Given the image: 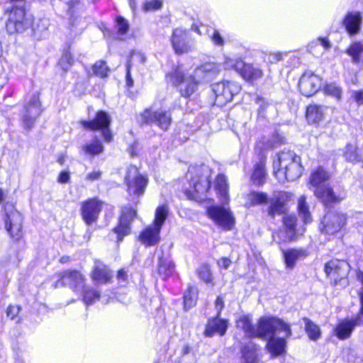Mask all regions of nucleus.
I'll list each match as a JSON object with an SVG mask.
<instances>
[{
  "label": "nucleus",
  "mask_w": 363,
  "mask_h": 363,
  "mask_svg": "<svg viewBox=\"0 0 363 363\" xmlns=\"http://www.w3.org/2000/svg\"><path fill=\"white\" fill-rule=\"evenodd\" d=\"M344 157L347 161L352 163H357L362 160V156L358 150L357 147L352 144L346 145Z\"/></svg>",
  "instance_id": "ea45409f"
},
{
  "label": "nucleus",
  "mask_w": 363,
  "mask_h": 363,
  "mask_svg": "<svg viewBox=\"0 0 363 363\" xmlns=\"http://www.w3.org/2000/svg\"><path fill=\"white\" fill-rule=\"evenodd\" d=\"M238 73L246 81L251 82L260 79L263 75L262 69L250 64H245L244 62L243 67L240 69Z\"/></svg>",
  "instance_id": "c85d7f7f"
},
{
  "label": "nucleus",
  "mask_w": 363,
  "mask_h": 363,
  "mask_svg": "<svg viewBox=\"0 0 363 363\" xmlns=\"http://www.w3.org/2000/svg\"><path fill=\"white\" fill-rule=\"evenodd\" d=\"M81 291L83 292V301L86 305L92 304L100 298L99 292L91 289L84 286V289Z\"/></svg>",
  "instance_id": "49530a36"
},
{
  "label": "nucleus",
  "mask_w": 363,
  "mask_h": 363,
  "mask_svg": "<svg viewBox=\"0 0 363 363\" xmlns=\"http://www.w3.org/2000/svg\"><path fill=\"white\" fill-rule=\"evenodd\" d=\"M318 47H321L323 50H326L330 48V43L327 39L318 38L316 41L309 44L308 49L311 52H313V49Z\"/></svg>",
  "instance_id": "4d7b16f0"
},
{
  "label": "nucleus",
  "mask_w": 363,
  "mask_h": 363,
  "mask_svg": "<svg viewBox=\"0 0 363 363\" xmlns=\"http://www.w3.org/2000/svg\"><path fill=\"white\" fill-rule=\"evenodd\" d=\"M32 19L23 6H14L9 13L6 28L10 34L22 33L31 25Z\"/></svg>",
  "instance_id": "423d86ee"
},
{
  "label": "nucleus",
  "mask_w": 363,
  "mask_h": 363,
  "mask_svg": "<svg viewBox=\"0 0 363 363\" xmlns=\"http://www.w3.org/2000/svg\"><path fill=\"white\" fill-rule=\"evenodd\" d=\"M136 216V210L131 206L122 208L119 224L114 228V232L118 235V241H121L125 235L130 233V223Z\"/></svg>",
  "instance_id": "2eb2a0df"
},
{
  "label": "nucleus",
  "mask_w": 363,
  "mask_h": 363,
  "mask_svg": "<svg viewBox=\"0 0 363 363\" xmlns=\"http://www.w3.org/2000/svg\"><path fill=\"white\" fill-rule=\"evenodd\" d=\"M74 60L71 53L68 51L64 52L59 60V65L67 72L73 65Z\"/></svg>",
  "instance_id": "3c124183"
},
{
  "label": "nucleus",
  "mask_w": 363,
  "mask_h": 363,
  "mask_svg": "<svg viewBox=\"0 0 363 363\" xmlns=\"http://www.w3.org/2000/svg\"><path fill=\"white\" fill-rule=\"evenodd\" d=\"M215 188L220 196V201L223 203H228V185L227 184L226 177L223 174L217 176L215 181Z\"/></svg>",
  "instance_id": "2f4dec72"
},
{
  "label": "nucleus",
  "mask_w": 363,
  "mask_h": 363,
  "mask_svg": "<svg viewBox=\"0 0 363 363\" xmlns=\"http://www.w3.org/2000/svg\"><path fill=\"white\" fill-rule=\"evenodd\" d=\"M284 256L286 267L291 269L297 260L307 256V252L303 249H290L284 252Z\"/></svg>",
  "instance_id": "c756f323"
},
{
  "label": "nucleus",
  "mask_w": 363,
  "mask_h": 363,
  "mask_svg": "<svg viewBox=\"0 0 363 363\" xmlns=\"http://www.w3.org/2000/svg\"><path fill=\"white\" fill-rule=\"evenodd\" d=\"M101 177V172L99 170H94L91 173H89L86 176V179L87 181L94 182L98 180Z\"/></svg>",
  "instance_id": "0e129e2a"
},
{
  "label": "nucleus",
  "mask_w": 363,
  "mask_h": 363,
  "mask_svg": "<svg viewBox=\"0 0 363 363\" xmlns=\"http://www.w3.org/2000/svg\"><path fill=\"white\" fill-rule=\"evenodd\" d=\"M252 99L259 105V112L260 113L261 111H263L267 105L264 99L257 94H255L253 95Z\"/></svg>",
  "instance_id": "680f3d73"
},
{
  "label": "nucleus",
  "mask_w": 363,
  "mask_h": 363,
  "mask_svg": "<svg viewBox=\"0 0 363 363\" xmlns=\"http://www.w3.org/2000/svg\"><path fill=\"white\" fill-rule=\"evenodd\" d=\"M282 60V54L281 52L270 53L267 57V61L270 63H276Z\"/></svg>",
  "instance_id": "e2e57ef3"
},
{
  "label": "nucleus",
  "mask_w": 363,
  "mask_h": 363,
  "mask_svg": "<svg viewBox=\"0 0 363 363\" xmlns=\"http://www.w3.org/2000/svg\"><path fill=\"white\" fill-rule=\"evenodd\" d=\"M146 61V57L140 52H132L130 59L126 65L125 82L128 87H132L134 84L133 79L130 74L131 67L137 64L143 65Z\"/></svg>",
  "instance_id": "a878e982"
},
{
  "label": "nucleus",
  "mask_w": 363,
  "mask_h": 363,
  "mask_svg": "<svg viewBox=\"0 0 363 363\" xmlns=\"http://www.w3.org/2000/svg\"><path fill=\"white\" fill-rule=\"evenodd\" d=\"M228 328V321L225 319L219 318L216 315V318L209 319L204 330V335L211 337L216 334L223 336Z\"/></svg>",
  "instance_id": "aec40b11"
},
{
  "label": "nucleus",
  "mask_w": 363,
  "mask_h": 363,
  "mask_svg": "<svg viewBox=\"0 0 363 363\" xmlns=\"http://www.w3.org/2000/svg\"><path fill=\"white\" fill-rule=\"evenodd\" d=\"M330 177V174L322 167H319L311 173L309 184L316 189L318 186H324L323 184L327 182Z\"/></svg>",
  "instance_id": "7c9ffc66"
},
{
  "label": "nucleus",
  "mask_w": 363,
  "mask_h": 363,
  "mask_svg": "<svg viewBox=\"0 0 363 363\" xmlns=\"http://www.w3.org/2000/svg\"><path fill=\"white\" fill-rule=\"evenodd\" d=\"M209 38L213 44L217 47L222 48L225 44L224 37L221 35L220 31L217 29H213L211 33L208 34Z\"/></svg>",
  "instance_id": "603ef678"
},
{
  "label": "nucleus",
  "mask_w": 363,
  "mask_h": 363,
  "mask_svg": "<svg viewBox=\"0 0 363 363\" xmlns=\"http://www.w3.org/2000/svg\"><path fill=\"white\" fill-rule=\"evenodd\" d=\"M198 298V290L194 286H189L184 294V306L186 310H189L196 305Z\"/></svg>",
  "instance_id": "58836bf2"
},
{
  "label": "nucleus",
  "mask_w": 363,
  "mask_h": 363,
  "mask_svg": "<svg viewBox=\"0 0 363 363\" xmlns=\"http://www.w3.org/2000/svg\"><path fill=\"white\" fill-rule=\"evenodd\" d=\"M282 332L286 337H289L292 334L291 325L279 318L263 316L259 319L256 325L255 337L268 339L274 336L277 333Z\"/></svg>",
  "instance_id": "7ed1b4c3"
},
{
  "label": "nucleus",
  "mask_w": 363,
  "mask_h": 363,
  "mask_svg": "<svg viewBox=\"0 0 363 363\" xmlns=\"http://www.w3.org/2000/svg\"><path fill=\"white\" fill-rule=\"evenodd\" d=\"M324 92L326 94L330 95L337 99H340L341 98L342 90L335 84L330 83L326 84L324 86Z\"/></svg>",
  "instance_id": "5fc2aeb1"
},
{
  "label": "nucleus",
  "mask_w": 363,
  "mask_h": 363,
  "mask_svg": "<svg viewBox=\"0 0 363 363\" xmlns=\"http://www.w3.org/2000/svg\"><path fill=\"white\" fill-rule=\"evenodd\" d=\"M209 173L208 167L203 164L189 168L186 178L189 181V188L184 191L189 199L201 202L206 199V193L210 189Z\"/></svg>",
  "instance_id": "f257e3e1"
},
{
  "label": "nucleus",
  "mask_w": 363,
  "mask_h": 363,
  "mask_svg": "<svg viewBox=\"0 0 363 363\" xmlns=\"http://www.w3.org/2000/svg\"><path fill=\"white\" fill-rule=\"evenodd\" d=\"M4 226L9 236L18 241L23 237V217L12 203H6L4 206Z\"/></svg>",
  "instance_id": "39448f33"
},
{
  "label": "nucleus",
  "mask_w": 363,
  "mask_h": 363,
  "mask_svg": "<svg viewBox=\"0 0 363 363\" xmlns=\"http://www.w3.org/2000/svg\"><path fill=\"white\" fill-rule=\"evenodd\" d=\"M219 72L218 66L213 62L206 63L199 67L196 68L194 71L195 77L198 79L208 80Z\"/></svg>",
  "instance_id": "bb28decb"
},
{
  "label": "nucleus",
  "mask_w": 363,
  "mask_h": 363,
  "mask_svg": "<svg viewBox=\"0 0 363 363\" xmlns=\"http://www.w3.org/2000/svg\"><path fill=\"white\" fill-rule=\"evenodd\" d=\"M212 89L216 96V104L222 106L231 101L241 88L236 82L224 81L213 84Z\"/></svg>",
  "instance_id": "1a4fd4ad"
},
{
  "label": "nucleus",
  "mask_w": 363,
  "mask_h": 363,
  "mask_svg": "<svg viewBox=\"0 0 363 363\" xmlns=\"http://www.w3.org/2000/svg\"><path fill=\"white\" fill-rule=\"evenodd\" d=\"M140 116L144 123L155 124L163 130H167L172 121L171 113L163 108L146 109Z\"/></svg>",
  "instance_id": "9d476101"
},
{
  "label": "nucleus",
  "mask_w": 363,
  "mask_h": 363,
  "mask_svg": "<svg viewBox=\"0 0 363 363\" xmlns=\"http://www.w3.org/2000/svg\"><path fill=\"white\" fill-rule=\"evenodd\" d=\"M162 0H149L144 4L143 9L146 12L153 11L160 9L162 7Z\"/></svg>",
  "instance_id": "6e6d98bb"
},
{
  "label": "nucleus",
  "mask_w": 363,
  "mask_h": 363,
  "mask_svg": "<svg viewBox=\"0 0 363 363\" xmlns=\"http://www.w3.org/2000/svg\"><path fill=\"white\" fill-rule=\"evenodd\" d=\"M171 43L175 53L182 55L193 50V45L186 30L175 28L171 37Z\"/></svg>",
  "instance_id": "4468645a"
},
{
  "label": "nucleus",
  "mask_w": 363,
  "mask_h": 363,
  "mask_svg": "<svg viewBox=\"0 0 363 363\" xmlns=\"http://www.w3.org/2000/svg\"><path fill=\"white\" fill-rule=\"evenodd\" d=\"M284 337L272 336L268 338L267 349L272 357H277L286 353V340Z\"/></svg>",
  "instance_id": "b1692460"
},
{
  "label": "nucleus",
  "mask_w": 363,
  "mask_h": 363,
  "mask_svg": "<svg viewBox=\"0 0 363 363\" xmlns=\"http://www.w3.org/2000/svg\"><path fill=\"white\" fill-rule=\"evenodd\" d=\"M247 201L250 206H256L267 203L269 199L267 194L264 192L252 191L247 194Z\"/></svg>",
  "instance_id": "c03bdc74"
},
{
  "label": "nucleus",
  "mask_w": 363,
  "mask_h": 363,
  "mask_svg": "<svg viewBox=\"0 0 363 363\" xmlns=\"http://www.w3.org/2000/svg\"><path fill=\"white\" fill-rule=\"evenodd\" d=\"M160 230L153 225H149L140 234L139 240L146 246L155 245L160 240Z\"/></svg>",
  "instance_id": "393cba45"
},
{
  "label": "nucleus",
  "mask_w": 363,
  "mask_h": 363,
  "mask_svg": "<svg viewBox=\"0 0 363 363\" xmlns=\"http://www.w3.org/2000/svg\"><path fill=\"white\" fill-rule=\"evenodd\" d=\"M230 264H231V260L227 257H223L218 261V264L220 267L225 269L229 267Z\"/></svg>",
  "instance_id": "338daca9"
},
{
  "label": "nucleus",
  "mask_w": 363,
  "mask_h": 363,
  "mask_svg": "<svg viewBox=\"0 0 363 363\" xmlns=\"http://www.w3.org/2000/svg\"><path fill=\"white\" fill-rule=\"evenodd\" d=\"M305 330L310 340L315 341L321 337L320 327L308 318H303Z\"/></svg>",
  "instance_id": "e433bc0d"
},
{
  "label": "nucleus",
  "mask_w": 363,
  "mask_h": 363,
  "mask_svg": "<svg viewBox=\"0 0 363 363\" xmlns=\"http://www.w3.org/2000/svg\"><path fill=\"white\" fill-rule=\"evenodd\" d=\"M355 101L359 104H363V91H358L353 93Z\"/></svg>",
  "instance_id": "774afa93"
},
{
  "label": "nucleus",
  "mask_w": 363,
  "mask_h": 363,
  "mask_svg": "<svg viewBox=\"0 0 363 363\" xmlns=\"http://www.w3.org/2000/svg\"><path fill=\"white\" fill-rule=\"evenodd\" d=\"M321 84L322 80L318 75L306 72L301 76L298 87L303 95L310 97L320 89Z\"/></svg>",
  "instance_id": "f3484780"
},
{
  "label": "nucleus",
  "mask_w": 363,
  "mask_h": 363,
  "mask_svg": "<svg viewBox=\"0 0 363 363\" xmlns=\"http://www.w3.org/2000/svg\"><path fill=\"white\" fill-rule=\"evenodd\" d=\"M273 167L274 174L280 182L294 181L301 177L303 172L301 157L290 150L281 152L277 160L274 161Z\"/></svg>",
  "instance_id": "f03ea898"
},
{
  "label": "nucleus",
  "mask_w": 363,
  "mask_h": 363,
  "mask_svg": "<svg viewBox=\"0 0 363 363\" xmlns=\"http://www.w3.org/2000/svg\"><path fill=\"white\" fill-rule=\"evenodd\" d=\"M346 52L352 57L354 63L359 62L363 55V43L360 41L354 42L348 47Z\"/></svg>",
  "instance_id": "4c0bfd02"
},
{
  "label": "nucleus",
  "mask_w": 363,
  "mask_h": 363,
  "mask_svg": "<svg viewBox=\"0 0 363 363\" xmlns=\"http://www.w3.org/2000/svg\"><path fill=\"white\" fill-rule=\"evenodd\" d=\"M257 346L253 342H248L241 348L242 363H257L258 361Z\"/></svg>",
  "instance_id": "473e14b6"
},
{
  "label": "nucleus",
  "mask_w": 363,
  "mask_h": 363,
  "mask_svg": "<svg viewBox=\"0 0 363 363\" xmlns=\"http://www.w3.org/2000/svg\"><path fill=\"white\" fill-rule=\"evenodd\" d=\"M224 308V301L221 296H218L216 300V308L217 310V315L220 316V313Z\"/></svg>",
  "instance_id": "69168bd1"
},
{
  "label": "nucleus",
  "mask_w": 363,
  "mask_h": 363,
  "mask_svg": "<svg viewBox=\"0 0 363 363\" xmlns=\"http://www.w3.org/2000/svg\"><path fill=\"white\" fill-rule=\"evenodd\" d=\"M199 277L206 283H211L213 281V276L208 264H204L201 265L196 270Z\"/></svg>",
  "instance_id": "09e8293b"
},
{
  "label": "nucleus",
  "mask_w": 363,
  "mask_h": 363,
  "mask_svg": "<svg viewBox=\"0 0 363 363\" xmlns=\"http://www.w3.org/2000/svg\"><path fill=\"white\" fill-rule=\"evenodd\" d=\"M125 183L128 194L140 197L145 191L148 179L145 176L140 174L136 167L130 166L127 170Z\"/></svg>",
  "instance_id": "0eeeda50"
},
{
  "label": "nucleus",
  "mask_w": 363,
  "mask_h": 363,
  "mask_svg": "<svg viewBox=\"0 0 363 363\" xmlns=\"http://www.w3.org/2000/svg\"><path fill=\"white\" fill-rule=\"evenodd\" d=\"M266 158L262 155L259 161L255 165V169L252 174V181L255 185H262L266 180L267 172L265 170Z\"/></svg>",
  "instance_id": "cd10ccee"
},
{
  "label": "nucleus",
  "mask_w": 363,
  "mask_h": 363,
  "mask_svg": "<svg viewBox=\"0 0 363 363\" xmlns=\"http://www.w3.org/2000/svg\"><path fill=\"white\" fill-rule=\"evenodd\" d=\"M362 23V17L359 11L348 12L345 16L342 24L350 35L359 33Z\"/></svg>",
  "instance_id": "4be33fe9"
},
{
  "label": "nucleus",
  "mask_w": 363,
  "mask_h": 363,
  "mask_svg": "<svg viewBox=\"0 0 363 363\" xmlns=\"http://www.w3.org/2000/svg\"><path fill=\"white\" fill-rule=\"evenodd\" d=\"M93 73L101 78L106 77L109 69L106 65L105 62L98 61L92 67Z\"/></svg>",
  "instance_id": "8fccbe9b"
},
{
  "label": "nucleus",
  "mask_w": 363,
  "mask_h": 363,
  "mask_svg": "<svg viewBox=\"0 0 363 363\" xmlns=\"http://www.w3.org/2000/svg\"><path fill=\"white\" fill-rule=\"evenodd\" d=\"M349 271V265L347 262L340 260H332L325 266V272L328 276H333L336 279L347 276Z\"/></svg>",
  "instance_id": "5701e85b"
},
{
  "label": "nucleus",
  "mask_w": 363,
  "mask_h": 363,
  "mask_svg": "<svg viewBox=\"0 0 363 363\" xmlns=\"http://www.w3.org/2000/svg\"><path fill=\"white\" fill-rule=\"evenodd\" d=\"M324 107L318 105H310L307 108L306 118L311 123H318L323 118Z\"/></svg>",
  "instance_id": "c9c22d12"
},
{
  "label": "nucleus",
  "mask_w": 363,
  "mask_h": 363,
  "mask_svg": "<svg viewBox=\"0 0 363 363\" xmlns=\"http://www.w3.org/2000/svg\"><path fill=\"white\" fill-rule=\"evenodd\" d=\"M236 326L242 329L247 336L255 337L256 326H253L250 316L240 315L236 320Z\"/></svg>",
  "instance_id": "72a5a7b5"
},
{
  "label": "nucleus",
  "mask_w": 363,
  "mask_h": 363,
  "mask_svg": "<svg viewBox=\"0 0 363 363\" xmlns=\"http://www.w3.org/2000/svg\"><path fill=\"white\" fill-rule=\"evenodd\" d=\"M83 150L88 155H96L103 152L104 147L101 142L96 139L93 143L84 145Z\"/></svg>",
  "instance_id": "a18cd8bd"
},
{
  "label": "nucleus",
  "mask_w": 363,
  "mask_h": 363,
  "mask_svg": "<svg viewBox=\"0 0 363 363\" xmlns=\"http://www.w3.org/2000/svg\"><path fill=\"white\" fill-rule=\"evenodd\" d=\"M168 214L169 208L167 206L162 205L158 206L155 211V220L152 225L161 230Z\"/></svg>",
  "instance_id": "79ce46f5"
},
{
  "label": "nucleus",
  "mask_w": 363,
  "mask_h": 363,
  "mask_svg": "<svg viewBox=\"0 0 363 363\" xmlns=\"http://www.w3.org/2000/svg\"><path fill=\"white\" fill-rule=\"evenodd\" d=\"M103 202L96 198L84 201L81 206V215L85 223L90 226L96 223L102 210Z\"/></svg>",
  "instance_id": "ddd939ff"
},
{
  "label": "nucleus",
  "mask_w": 363,
  "mask_h": 363,
  "mask_svg": "<svg viewBox=\"0 0 363 363\" xmlns=\"http://www.w3.org/2000/svg\"><path fill=\"white\" fill-rule=\"evenodd\" d=\"M288 195L284 191L275 192L272 197L269 199V206L268 214L274 218L276 215H281L285 212V201Z\"/></svg>",
  "instance_id": "412c9836"
},
{
  "label": "nucleus",
  "mask_w": 363,
  "mask_h": 363,
  "mask_svg": "<svg viewBox=\"0 0 363 363\" xmlns=\"http://www.w3.org/2000/svg\"><path fill=\"white\" fill-rule=\"evenodd\" d=\"M20 311V308L18 306H10L6 310L8 317L11 319H14Z\"/></svg>",
  "instance_id": "052dcab7"
},
{
  "label": "nucleus",
  "mask_w": 363,
  "mask_h": 363,
  "mask_svg": "<svg viewBox=\"0 0 363 363\" xmlns=\"http://www.w3.org/2000/svg\"><path fill=\"white\" fill-rule=\"evenodd\" d=\"M110 123V116L103 111H98L92 121H82V124L84 128L91 130H101L104 140L108 143L111 142L113 138L111 131L109 129Z\"/></svg>",
  "instance_id": "9b49d317"
},
{
  "label": "nucleus",
  "mask_w": 363,
  "mask_h": 363,
  "mask_svg": "<svg viewBox=\"0 0 363 363\" xmlns=\"http://www.w3.org/2000/svg\"><path fill=\"white\" fill-rule=\"evenodd\" d=\"M42 112L39 96L38 95L32 96L29 101L24 105L21 112V121L24 130L30 131Z\"/></svg>",
  "instance_id": "6e6552de"
},
{
  "label": "nucleus",
  "mask_w": 363,
  "mask_h": 363,
  "mask_svg": "<svg viewBox=\"0 0 363 363\" xmlns=\"http://www.w3.org/2000/svg\"><path fill=\"white\" fill-rule=\"evenodd\" d=\"M298 209L299 216L303 219L305 223H308L311 221L312 218L311 213L308 210V206L306 202L305 196H301L298 200Z\"/></svg>",
  "instance_id": "37998d69"
},
{
  "label": "nucleus",
  "mask_w": 363,
  "mask_h": 363,
  "mask_svg": "<svg viewBox=\"0 0 363 363\" xmlns=\"http://www.w3.org/2000/svg\"><path fill=\"white\" fill-rule=\"evenodd\" d=\"M167 80L174 86L179 85L181 94L184 97L192 95L197 89L201 81L195 74L186 75L181 67H177L174 71L167 75Z\"/></svg>",
  "instance_id": "20e7f679"
},
{
  "label": "nucleus",
  "mask_w": 363,
  "mask_h": 363,
  "mask_svg": "<svg viewBox=\"0 0 363 363\" xmlns=\"http://www.w3.org/2000/svg\"><path fill=\"white\" fill-rule=\"evenodd\" d=\"M223 67L225 69H235L239 72L240 69L243 67V61L238 58L225 57L223 61Z\"/></svg>",
  "instance_id": "de8ad7c7"
},
{
  "label": "nucleus",
  "mask_w": 363,
  "mask_h": 363,
  "mask_svg": "<svg viewBox=\"0 0 363 363\" xmlns=\"http://www.w3.org/2000/svg\"><path fill=\"white\" fill-rule=\"evenodd\" d=\"M296 218L294 216H287L284 218V224L286 228L290 231H294V227L296 225Z\"/></svg>",
  "instance_id": "13d9d810"
},
{
  "label": "nucleus",
  "mask_w": 363,
  "mask_h": 363,
  "mask_svg": "<svg viewBox=\"0 0 363 363\" xmlns=\"http://www.w3.org/2000/svg\"><path fill=\"white\" fill-rule=\"evenodd\" d=\"M116 28L117 30V34L119 35H123L129 30V23L126 19L122 16H118L116 18Z\"/></svg>",
  "instance_id": "864d4df0"
},
{
  "label": "nucleus",
  "mask_w": 363,
  "mask_h": 363,
  "mask_svg": "<svg viewBox=\"0 0 363 363\" xmlns=\"http://www.w3.org/2000/svg\"><path fill=\"white\" fill-rule=\"evenodd\" d=\"M174 272V264L168 259L161 257L158 263V272L164 278L169 277Z\"/></svg>",
  "instance_id": "a19ab883"
},
{
  "label": "nucleus",
  "mask_w": 363,
  "mask_h": 363,
  "mask_svg": "<svg viewBox=\"0 0 363 363\" xmlns=\"http://www.w3.org/2000/svg\"><path fill=\"white\" fill-rule=\"evenodd\" d=\"M346 220L347 217L344 213L329 212L324 217L323 230L327 234L333 235L342 228L345 225Z\"/></svg>",
  "instance_id": "a211bd4d"
},
{
  "label": "nucleus",
  "mask_w": 363,
  "mask_h": 363,
  "mask_svg": "<svg viewBox=\"0 0 363 363\" xmlns=\"http://www.w3.org/2000/svg\"><path fill=\"white\" fill-rule=\"evenodd\" d=\"M209 218L225 230H231L235 225V218L230 210L220 206H213L207 210Z\"/></svg>",
  "instance_id": "f8f14e48"
},
{
  "label": "nucleus",
  "mask_w": 363,
  "mask_h": 363,
  "mask_svg": "<svg viewBox=\"0 0 363 363\" xmlns=\"http://www.w3.org/2000/svg\"><path fill=\"white\" fill-rule=\"evenodd\" d=\"M314 194L326 206L339 203L345 196L344 194H336L333 189L328 185L318 186V188L314 190Z\"/></svg>",
  "instance_id": "6ab92c4d"
},
{
  "label": "nucleus",
  "mask_w": 363,
  "mask_h": 363,
  "mask_svg": "<svg viewBox=\"0 0 363 363\" xmlns=\"http://www.w3.org/2000/svg\"><path fill=\"white\" fill-rule=\"evenodd\" d=\"M70 180V172L67 170L62 171L57 177V182L60 184H67Z\"/></svg>",
  "instance_id": "bf43d9fd"
},
{
  "label": "nucleus",
  "mask_w": 363,
  "mask_h": 363,
  "mask_svg": "<svg viewBox=\"0 0 363 363\" xmlns=\"http://www.w3.org/2000/svg\"><path fill=\"white\" fill-rule=\"evenodd\" d=\"M111 277L108 269L101 264L95 266L91 275L92 279L99 283H107Z\"/></svg>",
  "instance_id": "f704fd0d"
},
{
  "label": "nucleus",
  "mask_w": 363,
  "mask_h": 363,
  "mask_svg": "<svg viewBox=\"0 0 363 363\" xmlns=\"http://www.w3.org/2000/svg\"><path fill=\"white\" fill-rule=\"evenodd\" d=\"M68 285L74 291L81 292L85 286V278L78 271H65L60 279L56 282L55 287Z\"/></svg>",
  "instance_id": "dca6fc26"
}]
</instances>
